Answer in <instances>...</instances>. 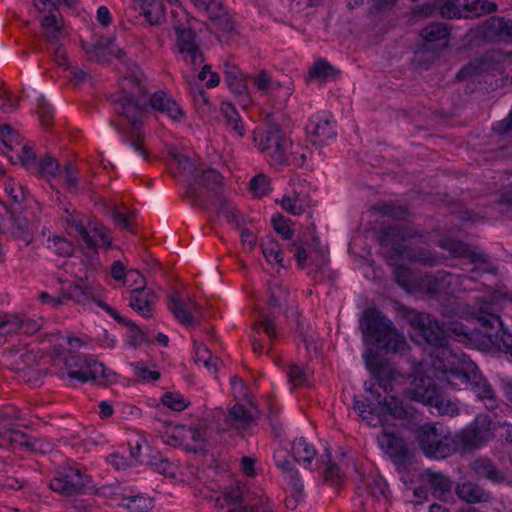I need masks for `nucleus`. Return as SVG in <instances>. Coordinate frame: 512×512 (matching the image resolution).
Returning a JSON list of instances; mask_svg holds the SVG:
<instances>
[{
	"label": "nucleus",
	"instance_id": "obj_1",
	"mask_svg": "<svg viewBox=\"0 0 512 512\" xmlns=\"http://www.w3.org/2000/svg\"><path fill=\"white\" fill-rule=\"evenodd\" d=\"M143 77L142 71L136 65L129 67V73L122 84V95L113 100L119 117L115 128L123 135L126 143L115 153L114 162L124 168L135 166L148 155L143 145V125L148 108L147 92L141 85Z\"/></svg>",
	"mask_w": 512,
	"mask_h": 512
},
{
	"label": "nucleus",
	"instance_id": "obj_2",
	"mask_svg": "<svg viewBox=\"0 0 512 512\" xmlns=\"http://www.w3.org/2000/svg\"><path fill=\"white\" fill-rule=\"evenodd\" d=\"M364 360L377 385L385 392L393 391L395 385H402V394L408 400L435 407L441 415L454 416L459 413L456 403L443 399L440 389L430 377L424 375L420 364L414 365L411 372L402 374L379 360L373 349L366 351Z\"/></svg>",
	"mask_w": 512,
	"mask_h": 512
},
{
	"label": "nucleus",
	"instance_id": "obj_3",
	"mask_svg": "<svg viewBox=\"0 0 512 512\" xmlns=\"http://www.w3.org/2000/svg\"><path fill=\"white\" fill-rule=\"evenodd\" d=\"M366 343L373 344L385 353H397L406 346L405 337L400 334L381 311L368 308L364 311L360 323Z\"/></svg>",
	"mask_w": 512,
	"mask_h": 512
},
{
	"label": "nucleus",
	"instance_id": "obj_4",
	"mask_svg": "<svg viewBox=\"0 0 512 512\" xmlns=\"http://www.w3.org/2000/svg\"><path fill=\"white\" fill-rule=\"evenodd\" d=\"M371 393V398L367 397L364 401H360L357 397H354L355 405L354 408L359 411V415L363 419L368 420V424L372 426H382L383 414H390L397 419H407L410 416V412L404 406L403 402L395 396H390L381 399V394L374 392L373 385L371 384L366 388Z\"/></svg>",
	"mask_w": 512,
	"mask_h": 512
},
{
	"label": "nucleus",
	"instance_id": "obj_5",
	"mask_svg": "<svg viewBox=\"0 0 512 512\" xmlns=\"http://www.w3.org/2000/svg\"><path fill=\"white\" fill-rule=\"evenodd\" d=\"M414 436L424 455L433 459H444L457 452L453 434L433 423L419 425Z\"/></svg>",
	"mask_w": 512,
	"mask_h": 512
},
{
	"label": "nucleus",
	"instance_id": "obj_6",
	"mask_svg": "<svg viewBox=\"0 0 512 512\" xmlns=\"http://www.w3.org/2000/svg\"><path fill=\"white\" fill-rule=\"evenodd\" d=\"M404 316L416 331V335L421 337L424 343L437 350L436 356L455 358V354L447 348L443 323L439 324L438 320L432 318L429 314L413 309H407Z\"/></svg>",
	"mask_w": 512,
	"mask_h": 512
},
{
	"label": "nucleus",
	"instance_id": "obj_7",
	"mask_svg": "<svg viewBox=\"0 0 512 512\" xmlns=\"http://www.w3.org/2000/svg\"><path fill=\"white\" fill-rule=\"evenodd\" d=\"M435 356L432 362V366L436 371L442 373L441 377H438L442 381L447 382L450 386L456 389H468V383L470 375L473 369H476V364L466 359L463 355V359L451 357Z\"/></svg>",
	"mask_w": 512,
	"mask_h": 512
},
{
	"label": "nucleus",
	"instance_id": "obj_8",
	"mask_svg": "<svg viewBox=\"0 0 512 512\" xmlns=\"http://www.w3.org/2000/svg\"><path fill=\"white\" fill-rule=\"evenodd\" d=\"M494 422L487 414H479L473 422L453 435L457 451L471 452L482 447L492 436Z\"/></svg>",
	"mask_w": 512,
	"mask_h": 512
},
{
	"label": "nucleus",
	"instance_id": "obj_9",
	"mask_svg": "<svg viewBox=\"0 0 512 512\" xmlns=\"http://www.w3.org/2000/svg\"><path fill=\"white\" fill-rule=\"evenodd\" d=\"M491 309L492 305L488 302L480 306V315L477 320L483 328V337L499 350L510 353L512 356V334L504 328L500 316L493 313Z\"/></svg>",
	"mask_w": 512,
	"mask_h": 512
},
{
	"label": "nucleus",
	"instance_id": "obj_10",
	"mask_svg": "<svg viewBox=\"0 0 512 512\" xmlns=\"http://www.w3.org/2000/svg\"><path fill=\"white\" fill-rule=\"evenodd\" d=\"M253 140L258 144L261 152L270 153L274 163L279 165L287 163L286 148L288 140L277 123L269 121L264 132H254Z\"/></svg>",
	"mask_w": 512,
	"mask_h": 512
},
{
	"label": "nucleus",
	"instance_id": "obj_11",
	"mask_svg": "<svg viewBox=\"0 0 512 512\" xmlns=\"http://www.w3.org/2000/svg\"><path fill=\"white\" fill-rule=\"evenodd\" d=\"M63 362L68 378L81 383L95 380L98 374L104 373L102 363L72 352L64 356Z\"/></svg>",
	"mask_w": 512,
	"mask_h": 512
},
{
	"label": "nucleus",
	"instance_id": "obj_12",
	"mask_svg": "<svg viewBox=\"0 0 512 512\" xmlns=\"http://www.w3.org/2000/svg\"><path fill=\"white\" fill-rule=\"evenodd\" d=\"M473 316L463 323L458 320H449L443 322L444 334L447 340V347L449 346V340L453 339L461 343H472L480 340L483 337V328L476 325L479 324L477 318L480 315V308L477 311L471 313Z\"/></svg>",
	"mask_w": 512,
	"mask_h": 512
},
{
	"label": "nucleus",
	"instance_id": "obj_13",
	"mask_svg": "<svg viewBox=\"0 0 512 512\" xmlns=\"http://www.w3.org/2000/svg\"><path fill=\"white\" fill-rule=\"evenodd\" d=\"M416 234L410 233L407 229L400 225L382 227L379 231L378 241L383 247H390L386 257L390 265H394L393 261L398 257L406 254L408 246L403 243L415 237Z\"/></svg>",
	"mask_w": 512,
	"mask_h": 512
},
{
	"label": "nucleus",
	"instance_id": "obj_14",
	"mask_svg": "<svg viewBox=\"0 0 512 512\" xmlns=\"http://www.w3.org/2000/svg\"><path fill=\"white\" fill-rule=\"evenodd\" d=\"M90 483V476L82 475L77 469L68 468L63 474L51 480L50 488L60 494L74 496L92 488Z\"/></svg>",
	"mask_w": 512,
	"mask_h": 512
},
{
	"label": "nucleus",
	"instance_id": "obj_15",
	"mask_svg": "<svg viewBox=\"0 0 512 512\" xmlns=\"http://www.w3.org/2000/svg\"><path fill=\"white\" fill-rule=\"evenodd\" d=\"M7 215L0 225V232L25 246L29 245L33 241V230L23 211L8 210Z\"/></svg>",
	"mask_w": 512,
	"mask_h": 512
},
{
	"label": "nucleus",
	"instance_id": "obj_16",
	"mask_svg": "<svg viewBox=\"0 0 512 512\" xmlns=\"http://www.w3.org/2000/svg\"><path fill=\"white\" fill-rule=\"evenodd\" d=\"M377 439L381 448L390 456L398 468L405 470L412 464L413 455L404 439L396 436L393 432L386 431H383Z\"/></svg>",
	"mask_w": 512,
	"mask_h": 512
},
{
	"label": "nucleus",
	"instance_id": "obj_17",
	"mask_svg": "<svg viewBox=\"0 0 512 512\" xmlns=\"http://www.w3.org/2000/svg\"><path fill=\"white\" fill-rule=\"evenodd\" d=\"M206 432V427H188L182 425L176 426L169 438L174 441H179L178 445L183 446L184 450L187 452L206 453Z\"/></svg>",
	"mask_w": 512,
	"mask_h": 512
},
{
	"label": "nucleus",
	"instance_id": "obj_18",
	"mask_svg": "<svg viewBox=\"0 0 512 512\" xmlns=\"http://www.w3.org/2000/svg\"><path fill=\"white\" fill-rule=\"evenodd\" d=\"M478 32L489 42H512V20L492 16L478 27Z\"/></svg>",
	"mask_w": 512,
	"mask_h": 512
},
{
	"label": "nucleus",
	"instance_id": "obj_19",
	"mask_svg": "<svg viewBox=\"0 0 512 512\" xmlns=\"http://www.w3.org/2000/svg\"><path fill=\"white\" fill-rule=\"evenodd\" d=\"M133 274H135L140 279L142 285L131 290L129 306L142 316L151 317L152 305L156 295L152 290L146 289V280L139 273V271L130 272V276Z\"/></svg>",
	"mask_w": 512,
	"mask_h": 512
},
{
	"label": "nucleus",
	"instance_id": "obj_20",
	"mask_svg": "<svg viewBox=\"0 0 512 512\" xmlns=\"http://www.w3.org/2000/svg\"><path fill=\"white\" fill-rule=\"evenodd\" d=\"M420 35L424 40L421 51L428 52L436 49L438 54L447 46L449 30L443 23H433L424 27Z\"/></svg>",
	"mask_w": 512,
	"mask_h": 512
},
{
	"label": "nucleus",
	"instance_id": "obj_21",
	"mask_svg": "<svg viewBox=\"0 0 512 512\" xmlns=\"http://www.w3.org/2000/svg\"><path fill=\"white\" fill-rule=\"evenodd\" d=\"M37 361L38 354L26 345L12 348L6 357L7 364L16 372L33 368L37 364Z\"/></svg>",
	"mask_w": 512,
	"mask_h": 512
},
{
	"label": "nucleus",
	"instance_id": "obj_22",
	"mask_svg": "<svg viewBox=\"0 0 512 512\" xmlns=\"http://www.w3.org/2000/svg\"><path fill=\"white\" fill-rule=\"evenodd\" d=\"M469 468L478 478H484L494 484H503L507 480L505 472L500 470L490 459L477 458L469 464Z\"/></svg>",
	"mask_w": 512,
	"mask_h": 512
},
{
	"label": "nucleus",
	"instance_id": "obj_23",
	"mask_svg": "<svg viewBox=\"0 0 512 512\" xmlns=\"http://www.w3.org/2000/svg\"><path fill=\"white\" fill-rule=\"evenodd\" d=\"M148 105L160 113L166 114L172 120L178 121L183 117L182 109L175 100L164 91L155 92L148 100Z\"/></svg>",
	"mask_w": 512,
	"mask_h": 512
},
{
	"label": "nucleus",
	"instance_id": "obj_24",
	"mask_svg": "<svg viewBox=\"0 0 512 512\" xmlns=\"http://www.w3.org/2000/svg\"><path fill=\"white\" fill-rule=\"evenodd\" d=\"M192 177L200 189H206L216 197H220L223 177L217 170L211 168L202 171L194 170Z\"/></svg>",
	"mask_w": 512,
	"mask_h": 512
},
{
	"label": "nucleus",
	"instance_id": "obj_25",
	"mask_svg": "<svg viewBox=\"0 0 512 512\" xmlns=\"http://www.w3.org/2000/svg\"><path fill=\"white\" fill-rule=\"evenodd\" d=\"M468 389H470L478 399L495 403V392L477 366L476 369H473L470 375Z\"/></svg>",
	"mask_w": 512,
	"mask_h": 512
},
{
	"label": "nucleus",
	"instance_id": "obj_26",
	"mask_svg": "<svg viewBox=\"0 0 512 512\" xmlns=\"http://www.w3.org/2000/svg\"><path fill=\"white\" fill-rule=\"evenodd\" d=\"M456 494L467 503L488 502L490 493L482 486L473 482H464L456 487Z\"/></svg>",
	"mask_w": 512,
	"mask_h": 512
},
{
	"label": "nucleus",
	"instance_id": "obj_27",
	"mask_svg": "<svg viewBox=\"0 0 512 512\" xmlns=\"http://www.w3.org/2000/svg\"><path fill=\"white\" fill-rule=\"evenodd\" d=\"M275 464L283 472L287 473L290 478V483L298 494L304 490V486L298 477V471L295 470L291 461L289 460V453L286 449H278L273 455Z\"/></svg>",
	"mask_w": 512,
	"mask_h": 512
},
{
	"label": "nucleus",
	"instance_id": "obj_28",
	"mask_svg": "<svg viewBox=\"0 0 512 512\" xmlns=\"http://www.w3.org/2000/svg\"><path fill=\"white\" fill-rule=\"evenodd\" d=\"M254 420L255 416L252 411L238 403L228 410L225 418V422L237 430L248 429Z\"/></svg>",
	"mask_w": 512,
	"mask_h": 512
},
{
	"label": "nucleus",
	"instance_id": "obj_29",
	"mask_svg": "<svg viewBox=\"0 0 512 512\" xmlns=\"http://www.w3.org/2000/svg\"><path fill=\"white\" fill-rule=\"evenodd\" d=\"M423 477L426 479L435 497L442 498L451 493L452 481L449 476L442 472L427 469Z\"/></svg>",
	"mask_w": 512,
	"mask_h": 512
},
{
	"label": "nucleus",
	"instance_id": "obj_30",
	"mask_svg": "<svg viewBox=\"0 0 512 512\" xmlns=\"http://www.w3.org/2000/svg\"><path fill=\"white\" fill-rule=\"evenodd\" d=\"M465 19L477 18L497 11V4L491 0H460Z\"/></svg>",
	"mask_w": 512,
	"mask_h": 512
},
{
	"label": "nucleus",
	"instance_id": "obj_31",
	"mask_svg": "<svg viewBox=\"0 0 512 512\" xmlns=\"http://www.w3.org/2000/svg\"><path fill=\"white\" fill-rule=\"evenodd\" d=\"M58 12L49 10L48 14L41 19L43 35L50 44H57L62 33L63 23L57 18Z\"/></svg>",
	"mask_w": 512,
	"mask_h": 512
},
{
	"label": "nucleus",
	"instance_id": "obj_32",
	"mask_svg": "<svg viewBox=\"0 0 512 512\" xmlns=\"http://www.w3.org/2000/svg\"><path fill=\"white\" fill-rule=\"evenodd\" d=\"M141 15H143L150 25H160L166 20L164 4L161 0H140Z\"/></svg>",
	"mask_w": 512,
	"mask_h": 512
},
{
	"label": "nucleus",
	"instance_id": "obj_33",
	"mask_svg": "<svg viewBox=\"0 0 512 512\" xmlns=\"http://www.w3.org/2000/svg\"><path fill=\"white\" fill-rule=\"evenodd\" d=\"M169 309L178 322L189 326L194 322V317L187 308L184 301L175 293L169 296Z\"/></svg>",
	"mask_w": 512,
	"mask_h": 512
},
{
	"label": "nucleus",
	"instance_id": "obj_34",
	"mask_svg": "<svg viewBox=\"0 0 512 512\" xmlns=\"http://www.w3.org/2000/svg\"><path fill=\"white\" fill-rule=\"evenodd\" d=\"M292 453L295 461L306 464H310L317 454L316 449L308 444L303 437L294 440Z\"/></svg>",
	"mask_w": 512,
	"mask_h": 512
},
{
	"label": "nucleus",
	"instance_id": "obj_35",
	"mask_svg": "<svg viewBox=\"0 0 512 512\" xmlns=\"http://www.w3.org/2000/svg\"><path fill=\"white\" fill-rule=\"evenodd\" d=\"M225 81L230 90L238 97H243V102L249 101L248 87L244 79H240L237 71H226Z\"/></svg>",
	"mask_w": 512,
	"mask_h": 512
},
{
	"label": "nucleus",
	"instance_id": "obj_36",
	"mask_svg": "<svg viewBox=\"0 0 512 512\" xmlns=\"http://www.w3.org/2000/svg\"><path fill=\"white\" fill-rule=\"evenodd\" d=\"M221 113L225 119L226 124L231 126L237 135L241 137L244 136V125L242 124L240 116L235 107L230 103H224L221 107Z\"/></svg>",
	"mask_w": 512,
	"mask_h": 512
},
{
	"label": "nucleus",
	"instance_id": "obj_37",
	"mask_svg": "<svg viewBox=\"0 0 512 512\" xmlns=\"http://www.w3.org/2000/svg\"><path fill=\"white\" fill-rule=\"evenodd\" d=\"M460 0H436L435 6L443 18H464Z\"/></svg>",
	"mask_w": 512,
	"mask_h": 512
},
{
	"label": "nucleus",
	"instance_id": "obj_38",
	"mask_svg": "<svg viewBox=\"0 0 512 512\" xmlns=\"http://www.w3.org/2000/svg\"><path fill=\"white\" fill-rule=\"evenodd\" d=\"M127 512H148L153 507V500L143 496L128 497L119 505Z\"/></svg>",
	"mask_w": 512,
	"mask_h": 512
},
{
	"label": "nucleus",
	"instance_id": "obj_39",
	"mask_svg": "<svg viewBox=\"0 0 512 512\" xmlns=\"http://www.w3.org/2000/svg\"><path fill=\"white\" fill-rule=\"evenodd\" d=\"M372 210L381 214L383 217H389L395 220H404L408 216L406 208L402 206H396L388 202L375 204L372 207Z\"/></svg>",
	"mask_w": 512,
	"mask_h": 512
},
{
	"label": "nucleus",
	"instance_id": "obj_40",
	"mask_svg": "<svg viewBox=\"0 0 512 512\" xmlns=\"http://www.w3.org/2000/svg\"><path fill=\"white\" fill-rule=\"evenodd\" d=\"M340 74L339 70H336L326 60H318L309 71L310 77L321 78L326 80L327 78L336 79Z\"/></svg>",
	"mask_w": 512,
	"mask_h": 512
},
{
	"label": "nucleus",
	"instance_id": "obj_41",
	"mask_svg": "<svg viewBox=\"0 0 512 512\" xmlns=\"http://www.w3.org/2000/svg\"><path fill=\"white\" fill-rule=\"evenodd\" d=\"M320 463L325 466L324 478L326 481H331L333 484H337L340 478V469L336 463L332 461V455L329 449H326L325 454L321 456Z\"/></svg>",
	"mask_w": 512,
	"mask_h": 512
},
{
	"label": "nucleus",
	"instance_id": "obj_42",
	"mask_svg": "<svg viewBox=\"0 0 512 512\" xmlns=\"http://www.w3.org/2000/svg\"><path fill=\"white\" fill-rule=\"evenodd\" d=\"M63 297L72 299L79 304H86L95 300L90 290L80 284L70 286L67 292H63Z\"/></svg>",
	"mask_w": 512,
	"mask_h": 512
},
{
	"label": "nucleus",
	"instance_id": "obj_43",
	"mask_svg": "<svg viewBox=\"0 0 512 512\" xmlns=\"http://www.w3.org/2000/svg\"><path fill=\"white\" fill-rule=\"evenodd\" d=\"M403 256L409 260L428 266H434L437 263L436 257L429 250L424 248H420L417 251H412L408 248L406 254Z\"/></svg>",
	"mask_w": 512,
	"mask_h": 512
},
{
	"label": "nucleus",
	"instance_id": "obj_44",
	"mask_svg": "<svg viewBox=\"0 0 512 512\" xmlns=\"http://www.w3.org/2000/svg\"><path fill=\"white\" fill-rule=\"evenodd\" d=\"M219 207L217 210L218 214H222L229 223H235L237 229H241V221L239 217V211L228 204L227 200L223 197L219 198Z\"/></svg>",
	"mask_w": 512,
	"mask_h": 512
},
{
	"label": "nucleus",
	"instance_id": "obj_45",
	"mask_svg": "<svg viewBox=\"0 0 512 512\" xmlns=\"http://www.w3.org/2000/svg\"><path fill=\"white\" fill-rule=\"evenodd\" d=\"M177 35V42L180 48V52H185L189 49H193L197 45L194 42L195 33L191 29H184L179 26L175 28Z\"/></svg>",
	"mask_w": 512,
	"mask_h": 512
},
{
	"label": "nucleus",
	"instance_id": "obj_46",
	"mask_svg": "<svg viewBox=\"0 0 512 512\" xmlns=\"http://www.w3.org/2000/svg\"><path fill=\"white\" fill-rule=\"evenodd\" d=\"M260 247L264 257L268 261H271L272 258L274 259L279 257L282 253L279 244L271 235L265 236L261 239Z\"/></svg>",
	"mask_w": 512,
	"mask_h": 512
},
{
	"label": "nucleus",
	"instance_id": "obj_47",
	"mask_svg": "<svg viewBox=\"0 0 512 512\" xmlns=\"http://www.w3.org/2000/svg\"><path fill=\"white\" fill-rule=\"evenodd\" d=\"M440 247H442L445 250H448L449 252L457 256L465 257L470 255V246L454 239L442 240L440 242Z\"/></svg>",
	"mask_w": 512,
	"mask_h": 512
},
{
	"label": "nucleus",
	"instance_id": "obj_48",
	"mask_svg": "<svg viewBox=\"0 0 512 512\" xmlns=\"http://www.w3.org/2000/svg\"><path fill=\"white\" fill-rule=\"evenodd\" d=\"M290 222V219L285 218L281 214H277L272 218L274 230L285 240L291 239L294 233L293 230L289 227Z\"/></svg>",
	"mask_w": 512,
	"mask_h": 512
},
{
	"label": "nucleus",
	"instance_id": "obj_49",
	"mask_svg": "<svg viewBox=\"0 0 512 512\" xmlns=\"http://www.w3.org/2000/svg\"><path fill=\"white\" fill-rule=\"evenodd\" d=\"M156 471L164 476L173 478L175 476L176 467L168 460L153 456L149 461Z\"/></svg>",
	"mask_w": 512,
	"mask_h": 512
},
{
	"label": "nucleus",
	"instance_id": "obj_50",
	"mask_svg": "<svg viewBox=\"0 0 512 512\" xmlns=\"http://www.w3.org/2000/svg\"><path fill=\"white\" fill-rule=\"evenodd\" d=\"M270 181L269 178L264 174H258L253 177L250 181V190L255 195L262 197L268 193L270 190Z\"/></svg>",
	"mask_w": 512,
	"mask_h": 512
},
{
	"label": "nucleus",
	"instance_id": "obj_51",
	"mask_svg": "<svg viewBox=\"0 0 512 512\" xmlns=\"http://www.w3.org/2000/svg\"><path fill=\"white\" fill-rule=\"evenodd\" d=\"M242 502V492L239 488H233L223 493L221 497H217L216 505L224 508L230 504H239Z\"/></svg>",
	"mask_w": 512,
	"mask_h": 512
},
{
	"label": "nucleus",
	"instance_id": "obj_52",
	"mask_svg": "<svg viewBox=\"0 0 512 512\" xmlns=\"http://www.w3.org/2000/svg\"><path fill=\"white\" fill-rule=\"evenodd\" d=\"M162 402L174 411H182L188 406V403L180 394L172 392L165 393Z\"/></svg>",
	"mask_w": 512,
	"mask_h": 512
},
{
	"label": "nucleus",
	"instance_id": "obj_53",
	"mask_svg": "<svg viewBox=\"0 0 512 512\" xmlns=\"http://www.w3.org/2000/svg\"><path fill=\"white\" fill-rule=\"evenodd\" d=\"M59 168L60 166L56 159L50 155H46L39 161L38 173L40 175L55 176Z\"/></svg>",
	"mask_w": 512,
	"mask_h": 512
},
{
	"label": "nucleus",
	"instance_id": "obj_54",
	"mask_svg": "<svg viewBox=\"0 0 512 512\" xmlns=\"http://www.w3.org/2000/svg\"><path fill=\"white\" fill-rule=\"evenodd\" d=\"M4 336L14 334L20 331V318L17 315H5L0 318Z\"/></svg>",
	"mask_w": 512,
	"mask_h": 512
},
{
	"label": "nucleus",
	"instance_id": "obj_55",
	"mask_svg": "<svg viewBox=\"0 0 512 512\" xmlns=\"http://www.w3.org/2000/svg\"><path fill=\"white\" fill-rule=\"evenodd\" d=\"M125 52L120 49H96V52L93 56V60H95L97 63H106L109 62L111 59V56H115L117 59H124Z\"/></svg>",
	"mask_w": 512,
	"mask_h": 512
},
{
	"label": "nucleus",
	"instance_id": "obj_56",
	"mask_svg": "<svg viewBox=\"0 0 512 512\" xmlns=\"http://www.w3.org/2000/svg\"><path fill=\"white\" fill-rule=\"evenodd\" d=\"M210 19L214 22V24L224 32H230L234 29V24L230 18V16L222 11L217 10L211 16Z\"/></svg>",
	"mask_w": 512,
	"mask_h": 512
},
{
	"label": "nucleus",
	"instance_id": "obj_57",
	"mask_svg": "<svg viewBox=\"0 0 512 512\" xmlns=\"http://www.w3.org/2000/svg\"><path fill=\"white\" fill-rule=\"evenodd\" d=\"M393 274L396 283L405 290L410 291V270L404 265H396Z\"/></svg>",
	"mask_w": 512,
	"mask_h": 512
},
{
	"label": "nucleus",
	"instance_id": "obj_58",
	"mask_svg": "<svg viewBox=\"0 0 512 512\" xmlns=\"http://www.w3.org/2000/svg\"><path fill=\"white\" fill-rule=\"evenodd\" d=\"M127 326L131 329L129 335V343L133 347H137L141 343L149 342L147 335L134 322H128Z\"/></svg>",
	"mask_w": 512,
	"mask_h": 512
},
{
	"label": "nucleus",
	"instance_id": "obj_59",
	"mask_svg": "<svg viewBox=\"0 0 512 512\" xmlns=\"http://www.w3.org/2000/svg\"><path fill=\"white\" fill-rule=\"evenodd\" d=\"M106 210H107V213H109L112 216V218L116 224H119L125 230L131 231L130 221H129V218L132 216L131 214L127 215V214L119 212L116 205L106 207Z\"/></svg>",
	"mask_w": 512,
	"mask_h": 512
},
{
	"label": "nucleus",
	"instance_id": "obj_60",
	"mask_svg": "<svg viewBox=\"0 0 512 512\" xmlns=\"http://www.w3.org/2000/svg\"><path fill=\"white\" fill-rule=\"evenodd\" d=\"M55 252L60 256L69 257L73 254L74 248L71 242L59 236L53 237Z\"/></svg>",
	"mask_w": 512,
	"mask_h": 512
},
{
	"label": "nucleus",
	"instance_id": "obj_61",
	"mask_svg": "<svg viewBox=\"0 0 512 512\" xmlns=\"http://www.w3.org/2000/svg\"><path fill=\"white\" fill-rule=\"evenodd\" d=\"M38 113L43 127L47 128L51 119L53 118V109L44 97L39 99Z\"/></svg>",
	"mask_w": 512,
	"mask_h": 512
},
{
	"label": "nucleus",
	"instance_id": "obj_62",
	"mask_svg": "<svg viewBox=\"0 0 512 512\" xmlns=\"http://www.w3.org/2000/svg\"><path fill=\"white\" fill-rule=\"evenodd\" d=\"M493 130L503 137H511L512 136V109H511V112L509 113V115L505 119L498 122L493 127Z\"/></svg>",
	"mask_w": 512,
	"mask_h": 512
},
{
	"label": "nucleus",
	"instance_id": "obj_63",
	"mask_svg": "<svg viewBox=\"0 0 512 512\" xmlns=\"http://www.w3.org/2000/svg\"><path fill=\"white\" fill-rule=\"evenodd\" d=\"M281 206L284 210L293 215H300L304 212L302 204L298 203V198L292 199L290 197H284L281 201Z\"/></svg>",
	"mask_w": 512,
	"mask_h": 512
},
{
	"label": "nucleus",
	"instance_id": "obj_64",
	"mask_svg": "<svg viewBox=\"0 0 512 512\" xmlns=\"http://www.w3.org/2000/svg\"><path fill=\"white\" fill-rule=\"evenodd\" d=\"M19 161L21 165L30 167L36 162V153L32 150L31 147L25 145L22 147L21 154L19 155Z\"/></svg>",
	"mask_w": 512,
	"mask_h": 512
}]
</instances>
